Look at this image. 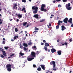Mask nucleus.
I'll return each instance as SVG.
<instances>
[{
    "label": "nucleus",
    "mask_w": 73,
    "mask_h": 73,
    "mask_svg": "<svg viewBox=\"0 0 73 73\" xmlns=\"http://www.w3.org/2000/svg\"><path fill=\"white\" fill-rule=\"evenodd\" d=\"M17 4H14V6H14L15 7H17Z\"/></svg>",
    "instance_id": "a18cd8bd"
},
{
    "label": "nucleus",
    "mask_w": 73,
    "mask_h": 73,
    "mask_svg": "<svg viewBox=\"0 0 73 73\" xmlns=\"http://www.w3.org/2000/svg\"><path fill=\"white\" fill-rule=\"evenodd\" d=\"M3 48H0V51H3Z\"/></svg>",
    "instance_id": "de8ad7c7"
},
{
    "label": "nucleus",
    "mask_w": 73,
    "mask_h": 73,
    "mask_svg": "<svg viewBox=\"0 0 73 73\" xmlns=\"http://www.w3.org/2000/svg\"><path fill=\"white\" fill-rule=\"evenodd\" d=\"M61 30L62 31H64V29H66V27H65V26L64 25H62L61 26Z\"/></svg>",
    "instance_id": "9b49d317"
},
{
    "label": "nucleus",
    "mask_w": 73,
    "mask_h": 73,
    "mask_svg": "<svg viewBox=\"0 0 73 73\" xmlns=\"http://www.w3.org/2000/svg\"><path fill=\"white\" fill-rule=\"evenodd\" d=\"M24 12L25 13H26V10H24Z\"/></svg>",
    "instance_id": "338daca9"
},
{
    "label": "nucleus",
    "mask_w": 73,
    "mask_h": 73,
    "mask_svg": "<svg viewBox=\"0 0 73 73\" xmlns=\"http://www.w3.org/2000/svg\"><path fill=\"white\" fill-rule=\"evenodd\" d=\"M19 20L18 19H17V21H16L17 22H19Z\"/></svg>",
    "instance_id": "864d4df0"
},
{
    "label": "nucleus",
    "mask_w": 73,
    "mask_h": 73,
    "mask_svg": "<svg viewBox=\"0 0 73 73\" xmlns=\"http://www.w3.org/2000/svg\"><path fill=\"white\" fill-rule=\"evenodd\" d=\"M11 66L12 68L13 69H15V68L14 67L13 64L11 65Z\"/></svg>",
    "instance_id": "cd10ccee"
},
{
    "label": "nucleus",
    "mask_w": 73,
    "mask_h": 73,
    "mask_svg": "<svg viewBox=\"0 0 73 73\" xmlns=\"http://www.w3.org/2000/svg\"><path fill=\"white\" fill-rule=\"evenodd\" d=\"M71 27H73V23L70 26Z\"/></svg>",
    "instance_id": "13d9d810"
},
{
    "label": "nucleus",
    "mask_w": 73,
    "mask_h": 73,
    "mask_svg": "<svg viewBox=\"0 0 73 73\" xmlns=\"http://www.w3.org/2000/svg\"><path fill=\"white\" fill-rule=\"evenodd\" d=\"M52 1L54 3H56V1Z\"/></svg>",
    "instance_id": "bf43d9fd"
},
{
    "label": "nucleus",
    "mask_w": 73,
    "mask_h": 73,
    "mask_svg": "<svg viewBox=\"0 0 73 73\" xmlns=\"http://www.w3.org/2000/svg\"><path fill=\"white\" fill-rule=\"evenodd\" d=\"M31 57L33 58H34L36 56V53L33 51H32L31 52Z\"/></svg>",
    "instance_id": "20e7f679"
},
{
    "label": "nucleus",
    "mask_w": 73,
    "mask_h": 73,
    "mask_svg": "<svg viewBox=\"0 0 73 73\" xmlns=\"http://www.w3.org/2000/svg\"><path fill=\"white\" fill-rule=\"evenodd\" d=\"M20 48H21V49H22V46H20Z\"/></svg>",
    "instance_id": "69168bd1"
},
{
    "label": "nucleus",
    "mask_w": 73,
    "mask_h": 73,
    "mask_svg": "<svg viewBox=\"0 0 73 73\" xmlns=\"http://www.w3.org/2000/svg\"><path fill=\"white\" fill-rule=\"evenodd\" d=\"M34 32H35V33H36L37 32H38V31H34Z\"/></svg>",
    "instance_id": "680f3d73"
},
{
    "label": "nucleus",
    "mask_w": 73,
    "mask_h": 73,
    "mask_svg": "<svg viewBox=\"0 0 73 73\" xmlns=\"http://www.w3.org/2000/svg\"><path fill=\"white\" fill-rule=\"evenodd\" d=\"M57 42H60V40L59 39L57 40Z\"/></svg>",
    "instance_id": "0e129e2a"
},
{
    "label": "nucleus",
    "mask_w": 73,
    "mask_h": 73,
    "mask_svg": "<svg viewBox=\"0 0 73 73\" xmlns=\"http://www.w3.org/2000/svg\"><path fill=\"white\" fill-rule=\"evenodd\" d=\"M33 59H34V58H33L31 57V55H30L28 56L27 58V60L28 61H31L33 60Z\"/></svg>",
    "instance_id": "7ed1b4c3"
},
{
    "label": "nucleus",
    "mask_w": 73,
    "mask_h": 73,
    "mask_svg": "<svg viewBox=\"0 0 73 73\" xmlns=\"http://www.w3.org/2000/svg\"><path fill=\"white\" fill-rule=\"evenodd\" d=\"M2 42L3 44H5V41L3 40Z\"/></svg>",
    "instance_id": "c9c22d12"
},
{
    "label": "nucleus",
    "mask_w": 73,
    "mask_h": 73,
    "mask_svg": "<svg viewBox=\"0 0 73 73\" xmlns=\"http://www.w3.org/2000/svg\"><path fill=\"white\" fill-rule=\"evenodd\" d=\"M69 41H70V42H72V39H69Z\"/></svg>",
    "instance_id": "4d7b16f0"
},
{
    "label": "nucleus",
    "mask_w": 73,
    "mask_h": 73,
    "mask_svg": "<svg viewBox=\"0 0 73 73\" xmlns=\"http://www.w3.org/2000/svg\"><path fill=\"white\" fill-rule=\"evenodd\" d=\"M68 19L66 17L63 20V22L64 23L68 24Z\"/></svg>",
    "instance_id": "423d86ee"
},
{
    "label": "nucleus",
    "mask_w": 73,
    "mask_h": 73,
    "mask_svg": "<svg viewBox=\"0 0 73 73\" xmlns=\"http://www.w3.org/2000/svg\"><path fill=\"white\" fill-rule=\"evenodd\" d=\"M13 8L14 9H17V6L16 7H15V6H13Z\"/></svg>",
    "instance_id": "c756f323"
},
{
    "label": "nucleus",
    "mask_w": 73,
    "mask_h": 73,
    "mask_svg": "<svg viewBox=\"0 0 73 73\" xmlns=\"http://www.w3.org/2000/svg\"><path fill=\"white\" fill-rule=\"evenodd\" d=\"M3 55L5 56H7V54H6V53L5 52L3 54Z\"/></svg>",
    "instance_id": "79ce46f5"
},
{
    "label": "nucleus",
    "mask_w": 73,
    "mask_h": 73,
    "mask_svg": "<svg viewBox=\"0 0 73 73\" xmlns=\"http://www.w3.org/2000/svg\"><path fill=\"white\" fill-rule=\"evenodd\" d=\"M29 27V25H27V27H26V28H27V27Z\"/></svg>",
    "instance_id": "e2e57ef3"
},
{
    "label": "nucleus",
    "mask_w": 73,
    "mask_h": 73,
    "mask_svg": "<svg viewBox=\"0 0 73 73\" xmlns=\"http://www.w3.org/2000/svg\"><path fill=\"white\" fill-rule=\"evenodd\" d=\"M60 28V26L59 25H57L56 26V29H58Z\"/></svg>",
    "instance_id": "7c9ffc66"
},
{
    "label": "nucleus",
    "mask_w": 73,
    "mask_h": 73,
    "mask_svg": "<svg viewBox=\"0 0 73 73\" xmlns=\"http://www.w3.org/2000/svg\"><path fill=\"white\" fill-rule=\"evenodd\" d=\"M51 51L52 53H54V52H56V49L53 48H52V49H51Z\"/></svg>",
    "instance_id": "0eeeda50"
},
{
    "label": "nucleus",
    "mask_w": 73,
    "mask_h": 73,
    "mask_svg": "<svg viewBox=\"0 0 73 73\" xmlns=\"http://www.w3.org/2000/svg\"><path fill=\"white\" fill-rule=\"evenodd\" d=\"M56 1H57V2L61 1V0H56Z\"/></svg>",
    "instance_id": "8fccbe9b"
},
{
    "label": "nucleus",
    "mask_w": 73,
    "mask_h": 73,
    "mask_svg": "<svg viewBox=\"0 0 73 73\" xmlns=\"http://www.w3.org/2000/svg\"><path fill=\"white\" fill-rule=\"evenodd\" d=\"M27 24V22H26L25 23H23V26H25Z\"/></svg>",
    "instance_id": "412c9836"
},
{
    "label": "nucleus",
    "mask_w": 73,
    "mask_h": 73,
    "mask_svg": "<svg viewBox=\"0 0 73 73\" xmlns=\"http://www.w3.org/2000/svg\"><path fill=\"white\" fill-rule=\"evenodd\" d=\"M44 45L45 46H49V44L48 43H45Z\"/></svg>",
    "instance_id": "2eb2a0df"
},
{
    "label": "nucleus",
    "mask_w": 73,
    "mask_h": 73,
    "mask_svg": "<svg viewBox=\"0 0 73 73\" xmlns=\"http://www.w3.org/2000/svg\"><path fill=\"white\" fill-rule=\"evenodd\" d=\"M15 31L16 32H18L19 31H18V29H17V28H16L15 29Z\"/></svg>",
    "instance_id": "393cba45"
},
{
    "label": "nucleus",
    "mask_w": 73,
    "mask_h": 73,
    "mask_svg": "<svg viewBox=\"0 0 73 73\" xmlns=\"http://www.w3.org/2000/svg\"><path fill=\"white\" fill-rule=\"evenodd\" d=\"M32 43L31 42H29L28 43V45H32Z\"/></svg>",
    "instance_id": "473e14b6"
},
{
    "label": "nucleus",
    "mask_w": 73,
    "mask_h": 73,
    "mask_svg": "<svg viewBox=\"0 0 73 73\" xmlns=\"http://www.w3.org/2000/svg\"><path fill=\"white\" fill-rule=\"evenodd\" d=\"M61 7V5H58V7H59V8H60V7Z\"/></svg>",
    "instance_id": "6e6d98bb"
},
{
    "label": "nucleus",
    "mask_w": 73,
    "mask_h": 73,
    "mask_svg": "<svg viewBox=\"0 0 73 73\" xmlns=\"http://www.w3.org/2000/svg\"><path fill=\"white\" fill-rule=\"evenodd\" d=\"M40 10L42 11H44V12H46V11H48L47 10H46V9H44V8L43 9H42L41 10Z\"/></svg>",
    "instance_id": "aec40b11"
},
{
    "label": "nucleus",
    "mask_w": 73,
    "mask_h": 73,
    "mask_svg": "<svg viewBox=\"0 0 73 73\" xmlns=\"http://www.w3.org/2000/svg\"><path fill=\"white\" fill-rule=\"evenodd\" d=\"M33 49H35V50H36L37 49V48H36V46H33V47H32Z\"/></svg>",
    "instance_id": "c85d7f7f"
},
{
    "label": "nucleus",
    "mask_w": 73,
    "mask_h": 73,
    "mask_svg": "<svg viewBox=\"0 0 73 73\" xmlns=\"http://www.w3.org/2000/svg\"><path fill=\"white\" fill-rule=\"evenodd\" d=\"M62 21H61L60 20L58 21V25H60V23H62Z\"/></svg>",
    "instance_id": "6ab92c4d"
},
{
    "label": "nucleus",
    "mask_w": 73,
    "mask_h": 73,
    "mask_svg": "<svg viewBox=\"0 0 73 73\" xmlns=\"http://www.w3.org/2000/svg\"><path fill=\"white\" fill-rule=\"evenodd\" d=\"M23 48L25 52H27V50L28 49L26 47H24Z\"/></svg>",
    "instance_id": "b1692460"
},
{
    "label": "nucleus",
    "mask_w": 73,
    "mask_h": 73,
    "mask_svg": "<svg viewBox=\"0 0 73 73\" xmlns=\"http://www.w3.org/2000/svg\"><path fill=\"white\" fill-rule=\"evenodd\" d=\"M15 55V54H12L11 55H10V57H12L13 56H14Z\"/></svg>",
    "instance_id": "58836bf2"
},
{
    "label": "nucleus",
    "mask_w": 73,
    "mask_h": 73,
    "mask_svg": "<svg viewBox=\"0 0 73 73\" xmlns=\"http://www.w3.org/2000/svg\"><path fill=\"white\" fill-rule=\"evenodd\" d=\"M41 45H44V43H42V42H41Z\"/></svg>",
    "instance_id": "603ef678"
},
{
    "label": "nucleus",
    "mask_w": 73,
    "mask_h": 73,
    "mask_svg": "<svg viewBox=\"0 0 73 73\" xmlns=\"http://www.w3.org/2000/svg\"><path fill=\"white\" fill-rule=\"evenodd\" d=\"M53 70L54 71H56V70L57 69L56 68H53Z\"/></svg>",
    "instance_id": "3c124183"
},
{
    "label": "nucleus",
    "mask_w": 73,
    "mask_h": 73,
    "mask_svg": "<svg viewBox=\"0 0 73 73\" xmlns=\"http://www.w3.org/2000/svg\"><path fill=\"white\" fill-rule=\"evenodd\" d=\"M44 48L45 49V50L46 51V52H49L50 51V49H49L47 50V47H44Z\"/></svg>",
    "instance_id": "1a4fd4ad"
},
{
    "label": "nucleus",
    "mask_w": 73,
    "mask_h": 73,
    "mask_svg": "<svg viewBox=\"0 0 73 73\" xmlns=\"http://www.w3.org/2000/svg\"><path fill=\"white\" fill-rule=\"evenodd\" d=\"M23 45L25 47H28V44L25 43H23Z\"/></svg>",
    "instance_id": "a211bd4d"
},
{
    "label": "nucleus",
    "mask_w": 73,
    "mask_h": 73,
    "mask_svg": "<svg viewBox=\"0 0 73 73\" xmlns=\"http://www.w3.org/2000/svg\"><path fill=\"white\" fill-rule=\"evenodd\" d=\"M25 10V8L24 7L22 10L21 11H23Z\"/></svg>",
    "instance_id": "f704fd0d"
},
{
    "label": "nucleus",
    "mask_w": 73,
    "mask_h": 73,
    "mask_svg": "<svg viewBox=\"0 0 73 73\" xmlns=\"http://www.w3.org/2000/svg\"><path fill=\"white\" fill-rule=\"evenodd\" d=\"M70 3H68V4H67L66 5V7L67 9L69 11L72 9V7H70Z\"/></svg>",
    "instance_id": "f03ea898"
},
{
    "label": "nucleus",
    "mask_w": 73,
    "mask_h": 73,
    "mask_svg": "<svg viewBox=\"0 0 73 73\" xmlns=\"http://www.w3.org/2000/svg\"><path fill=\"white\" fill-rule=\"evenodd\" d=\"M22 1L23 3H26V0H22Z\"/></svg>",
    "instance_id": "e433bc0d"
},
{
    "label": "nucleus",
    "mask_w": 73,
    "mask_h": 73,
    "mask_svg": "<svg viewBox=\"0 0 73 73\" xmlns=\"http://www.w3.org/2000/svg\"><path fill=\"white\" fill-rule=\"evenodd\" d=\"M40 66H41L42 68V69L43 70H45V65L42 64L40 65Z\"/></svg>",
    "instance_id": "f8f14e48"
},
{
    "label": "nucleus",
    "mask_w": 73,
    "mask_h": 73,
    "mask_svg": "<svg viewBox=\"0 0 73 73\" xmlns=\"http://www.w3.org/2000/svg\"><path fill=\"white\" fill-rule=\"evenodd\" d=\"M1 58H4V57H5V56H3L1 54Z\"/></svg>",
    "instance_id": "72a5a7b5"
},
{
    "label": "nucleus",
    "mask_w": 73,
    "mask_h": 73,
    "mask_svg": "<svg viewBox=\"0 0 73 73\" xmlns=\"http://www.w3.org/2000/svg\"><path fill=\"white\" fill-rule=\"evenodd\" d=\"M4 48L5 49L7 50V49H8V48H9V47L5 46V47H4Z\"/></svg>",
    "instance_id": "2f4dec72"
},
{
    "label": "nucleus",
    "mask_w": 73,
    "mask_h": 73,
    "mask_svg": "<svg viewBox=\"0 0 73 73\" xmlns=\"http://www.w3.org/2000/svg\"><path fill=\"white\" fill-rule=\"evenodd\" d=\"M33 17H35L36 19H38V14H35L33 16Z\"/></svg>",
    "instance_id": "6e6552de"
},
{
    "label": "nucleus",
    "mask_w": 73,
    "mask_h": 73,
    "mask_svg": "<svg viewBox=\"0 0 73 73\" xmlns=\"http://www.w3.org/2000/svg\"><path fill=\"white\" fill-rule=\"evenodd\" d=\"M43 42L45 43V42H46V41L45 40H43Z\"/></svg>",
    "instance_id": "5fc2aeb1"
},
{
    "label": "nucleus",
    "mask_w": 73,
    "mask_h": 73,
    "mask_svg": "<svg viewBox=\"0 0 73 73\" xmlns=\"http://www.w3.org/2000/svg\"><path fill=\"white\" fill-rule=\"evenodd\" d=\"M62 1H63V2H64V3H65V2H66V1H67V0H62Z\"/></svg>",
    "instance_id": "ea45409f"
},
{
    "label": "nucleus",
    "mask_w": 73,
    "mask_h": 73,
    "mask_svg": "<svg viewBox=\"0 0 73 73\" xmlns=\"http://www.w3.org/2000/svg\"><path fill=\"white\" fill-rule=\"evenodd\" d=\"M16 39V36H15L14 37V40Z\"/></svg>",
    "instance_id": "49530a36"
},
{
    "label": "nucleus",
    "mask_w": 73,
    "mask_h": 73,
    "mask_svg": "<svg viewBox=\"0 0 73 73\" xmlns=\"http://www.w3.org/2000/svg\"><path fill=\"white\" fill-rule=\"evenodd\" d=\"M17 16L18 17L19 19H20V18H21V17H22V15L18 14L17 15Z\"/></svg>",
    "instance_id": "dca6fc26"
},
{
    "label": "nucleus",
    "mask_w": 73,
    "mask_h": 73,
    "mask_svg": "<svg viewBox=\"0 0 73 73\" xmlns=\"http://www.w3.org/2000/svg\"><path fill=\"white\" fill-rule=\"evenodd\" d=\"M2 52L3 53V54L4 53H5V51H4V50H2Z\"/></svg>",
    "instance_id": "c03bdc74"
},
{
    "label": "nucleus",
    "mask_w": 73,
    "mask_h": 73,
    "mask_svg": "<svg viewBox=\"0 0 73 73\" xmlns=\"http://www.w3.org/2000/svg\"><path fill=\"white\" fill-rule=\"evenodd\" d=\"M22 56H23V55H24V54L22 53V52H20L19 53Z\"/></svg>",
    "instance_id": "a878e982"
},
{
    "label": "nucleus",
    "mask_w": 73,
    "mask_h": 73,
    "mask_svg": "<svg viewBox=\"0 0 73 73\" xmlns=\"http://www.w3.org/2000/svg\"><path fill=\"white\" fill-rule=\"evenodd\" d=\"M3 20H1V19H0V24H2V23H3Z\"/></svg>",
    "instance_id": "bb28decb"
},
{
    "label": "nucleus",
    "mask_w": 73,
    "mask_h": 73,
    "mask_svg": "<svg viewBox=\"0 0 73 73\" xmlns=\"http://www.w3.org/2000/svg\"><path fill=\"white\" fill-rule=\"evenodd\" d=\"M46 7L45 5L42 4L41 5V9H40V10H41V9H44V7Z\"/></svg>",
    "instance_id": "9d476101"
},
{
    "label": "nucleus",
    "mask_w": 73,
    "mask_h": 73,
    "mask_svg": "<svg viewBox=\"0 0 73 73\" xmlns=\"http://www.w3.org/2000/svg\"><path fill=\"white\" fill-rule=\"evenodd\" d=\"M50 65H53V68H54L56 67V63H55V62L54 61H52V62H50Z\"/></svg>",
    "instance_id": "39448f33"
},
{
    "label": "nucleus",
    "mask_w": 73,
    "mask_h": 73,
    "mask_svg": "<svg viewBox=\"0 0 73 73\" xmlns=\"http://www.w3.org/2000/svg\"><path fill=\"white\" fill-rule=\"evenodd\" d=\"M19 10H20V11H21V7H20Z\"/></svg>",
    "instance_id": "052dcab7"
},
{
    "label": "nucleus",
    "mask_w": 73,
    "mask_h": 73,
    "mask_svg": "<svg viewBox=\"0 0 73 73\" xmlns=\"http://www.w3.org/2000/svg\"><path fill=\"white\" fill-rule=\"evenodd\" d=\"M7 70L9 72H11V68H8L7 69Z\"/></svg>",
    "instance_id": "5701e85b"
},
{
    "label": "nucleus",
    "mask_w": 73,
    "mask_h": 73,
    "mask_svg": "<svg viewBox=\"0 0 73 73\" xmlns=\"http://www.w3.org/2000/svg\"><path fill=\"white\" fill-rule=\"evenodd\" d=\"M33 66L34 68H36V66L35 64H33Z\"/></svg>",
    "instance_id": "37998d69"
},
{
    "label": "nucleus",
    "mask_w": 73,
    "mask_h": 73,
    "mask_svg": "<svg viewBox=\"0 0 73 73\" xmlns=\"http://www.w3.org/2000/svg\"><path fill=\"white\" fill-rule=\"evenodd\" d=\"M32 9L33 10H35V11H33V13L34 14H36V13H37L38 8L36 6H33L32 7Z\"/></svg>",
    "instance_id": "f257e3e1"
},
{
    "label": "nucleus",
    "mask_w": 73,
    "mask_h": 73,
    "mask_svg": "<svg viewBox=\"0 0 73 73\" xmlns=\"http://www.w3.org/2000/svg\"><path fill=\"white\" fill-rule=\"evenodd\" d=\"M9 20L10 21H12V19H10Z\"/></svg>",
    "instance_id": "774afa93"
},
{
    "label": "nucleus",
    "mask_w": 73,
    "mask_h": 73,
    "mask_svg": "<svg viewBox=\"0 0 73 73\" xmlns=\"http://www.w3.org/2000/svg\"><path fill=\"white\" fill-rule=\"evenodd\" d=\"M72 18H70L68 21V22H69V23H70V24H72Z\"/></svg>",
    "instance_id": "ddd939ff"
},
{
    "label": "nucleus",
    "mask_w": 73,
    "mask_h": 73,
    "mask_svg": "<svg viewBox=\"0 0 73 73\" xmlns=\"http://www.w3.org/2000/svg\"><path fill=\"white\" fill-rule=\"evenodd\" d=\"M11 67V65L10 64H8L6 65L7 68H10Z\"/></svg>",
    "instance_id": "4468645a"
},
{
    "label": "nucleus",
    "mask_w": 73,
    "mask_h": 73,
    "mask_svg": "<svg viewBox=\"0 0 73 73\" xmlns=\"http://www.w3.org/2000/svg\"><path fill=\"white\" fill-rule=\"evenodd\" d=\"M64 45H68V43L67 42H65L64 43Z\"/></svg>",
    "instance_id": "09e8293b"
},
{
    "label": "nucleus",
    "mask_w": 73,
    "mask_h": 73,
    "mask_svg": "<svg viewBox=\"0 0 73 73\" xmlns=\"http://www.w3.org/2000/svg\"><path fill=\"white\" fill-rule=\"evenodd\" d=\"M35 30H39V29L37 27H35Z\"/></svg>",
    "instance_id": "a19ab883"
},
{
    "label": "nucleus",
    "mask_w": 73,
    "mask_h": 73,
    "mask_svg": "<svg viewBox=\"0 0 73 73\" xmlns=\"http://www.w3.org/2000/svg\"><path fill=\"white\" fill-rule=\"evenodd\" d=\"M45 21V19H42L41 21H40V22H43V21Z\"/></svg>",
    "instance_id": "4c0bfd02"
},
{
    "label": "nucleus",
    "mask_w": 73,
    "mask_h": 73,
    "mask_svg": "<svg viewBox=\"0 0 73 73\" xmlns=\"http://www.w3.org/2000/svg\"><path fill=\"white\" fill-rule=\"evenodd\" d=\"M37 70L38 71H41V68L40 67H38L37 68Z\"/></svg>",
    "instance_id": "4be33fe9"
},
{
    "label": "nucleus",
    "mask_w": 73,
    "mask_h": 73,
    "mask_svg": "<svg viewBox=\"0 0 73 73\" xmlns=\"http://www.w3.org/2000/svg\"><path fill=\"white\" fill-rule=\"evenodd\" d=\"M58 54V55L61 54V51L60 50L57 52Z\"/></svg>",
    "instance_id": "f3484780"
}]
</instances>
